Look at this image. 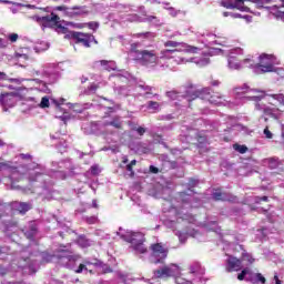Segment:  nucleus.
I'll use <instances>...</instances> for the list:
<instances>
[{"mask_svg": "<svg viewBox=\"0 0 284 284\" xmlns=\"http://www.w3.org/2000/svg\"><path fill=\"white\" fill-rule=\"evenodd\" d=\"M50 261H52V256H48V258H45V257L43 258L44 263H50Z\"/></svg>", "mask_w": 284, "mask_h": 284, "instance_id": "53", "label": "nucleus"}, {"mask_svg": "<svg viewBox=\"0 0 284 284\" xmlns=\"http://www.w3.org/2000/svg\"><path fill=\"white\" fill-rule=\"evenodd\" d=\"M17 210L20 214H26L27 212H30V210H32V204L28 202H19L17 205Z\"/></svg>", "mask_w": 284, "mask_h": 284, "instance_id": "13", "label": "nucleus"}, {"mask_svg": "<svg viewBox=\"0 0 284 284\" xmlns=\"http://www.w3.org/2000/svg\"><path fill=\"white\" fill-rule=\"evenodd\" d=\"M91 172L92 174H97L99 172V166L98 165L91 166Z\"/></svg>", "mask_w": 284, "mask_h": 284, "instance_id": "48", "label": "nucleus"}, {"mask_svg": "<svg viewBox=\"0 0 284 284\" xmlns=\"http://www.w3.org/2000/svg\"><path fill=\"white\" fill-rule=\"evenodd\" d=\"M173 52H176V49H165L162 54H173Z\"/></svg>", "mask_w": 284, "mask_h": 284, "instance_id": "47", "label": "nucleus"}, {"mask_svg": "<svg viewBox=\"0 0 284 284\" xmlns=\"http://www.w3.org/2000/svg\"><path fill=\"white\" fill-rule=\"evenodd\" d=\"M235 94H240V97H243V94H247L248 92H252L250 88L247 87H237L234 89Z\"/></svg>", "mask_w": 284, "mask_h": 284, "instance_id": "16", "label": "nucleus"}, {"mask_svg": "<svg viewBox=\"0 0 284 284\" xmlns=\"http://www.w3.org/2000/svg\"><path fill=\"white\" fill-rule=\"evenodd\" d=\"M98 88H99V84L92 83V84L89 87V90H90V92H97Z\"/></svg>", "mask_w": 284, "mask_h": 284, "instance_id": "45", "label": "nucleus"}, {"mask_svg": "<svg viewBox=\"0 0 284 284\" xmlns=\"http://www.w3.org/2000/svg\"><path fill=\"white\" fill-rule=\"evenodd\" d=\"M139 61L142 65H154L156 61H159V57L156 55L155 50H142L140 52Z\"/></svg>", "mask_w": 284, "mask_h": 284, "instance_id": "6", "label": "nucleus"}, {"mask_svg": "<svg viewBox=\"0 0 284 284\" xmlns=\"http://www.w3.org/2000/svg\"><path fill=\"white\" fill-rule=\"evenodd\" d=\"M37 21L40 23V26H42V28H51V30H55V32H61V34L67 36L69 32H71L70 29L62 26L61 18L54 12L40 17L37 19Z\"/></svg>", "mask_w": 284, "mask_h": 284, "instance_id": "2", "label": "nucleus"}, {"mask_svg": "<svg viewBox=\"0 0 284 284\" xmlns=\"http://www.w3.org/2000/svg\"><path fill=\"white\" fill-rule=\"evenodd\" d=\"M0 3H10L8 0H0Z\"/></svg>", "mask_w": 284, "mask_h": 284, "instance_id": "59", "label": "nucleus"}, {"mask_svg": "<svg viewBox=\"0 0 284 284\" xmlns=\"http://www.w3.org/2000/svg\"><path fill=\"white\" fill-rule=\"evenodd\" d=\"M75 14H88V11L81 10V11H79V12H75Z\"/></svg>", "mask_w": 284, "mask_h": 284, "instance_id": "54", "label": "nucleus"}, {"mask_svg": "<svg viewBox=\"0 0 284 284\" xmlns=\"http://www.w3.org/2000/svg\"><path fill=\"white\" fill-rule=\"evenodd\" d=\"M88 28L90 30H97V28H99V23H97V22H89L88 23Z\"/></svg>", "mask_w": 284, "mask_h": 284, "instance_id": "43", "label": "nucleus"}, {"mask_svg": "<svg viewBox=\"0 0 284 284\" xmlns=\"http://www.w3.org/2000/svg\"><path fill=\"white\" fill-rule=\"evenodd\" d=\"M0 254H10V246L0 245Z\"/></svg>", "mask_w": 284, "mask_h": 284, "instance_id": "37", "label": "nucleus"}, {"mask_svg": "<svg viewBox=\"0 0 284 284\" xmlns=\"http://www.w3.org/2000/svg\"><path fill=\"white\" fill-rule=\"evenodd\" d=\"M128 156H124L123 160H122V163L125 165L128 163Z\"/></svg>", "mask_w": 284, "mask_h": 284, "instance_id": "56", "label": "nucleus"}, {"mask_svg": "<svg viewBox=\"0 0 284 284\" xmlns=\"http://www.w3.org/2000/svg\"><path fill=\"white\" fill-rule=\"evenodd\" d=\"M276 19H281L284 22V10H278L275 13Z\"/></svg>", "mask_w": 284, "mask_h": 284, "instance_id": "40", "label": "nucleus"}, {"mask_svg": "<svg viewBox=\"0 0 284 284\" xmlns=\"http://www.w3.org/2000/svg\"><path fill=\"white\" fill-rule=\"evenodd\" d=\"M229 68H231V70H241V63L239 62V58L234 55H230Z\"/></svg>", "mask_w": 284, "mask_h": 284, "instance_id": "14", "label": "nucleus"}, {"mask_svg": "<svg viewBox=\"0 0 284 284\" xmlns=\"http://www.w3.org/2000/svg\"><path fill=\"white\" fill-rule=\"evenodd\" d=\"M243 268V261L234 256L226 260V272H241Z\"/></svg>", "mask_w": 284, "mask_h": 284, "instance_id": "9", "label": "nucleus"}, {"mask_svg": "<svg viewBox=\"0 0 284 284\" xmlns=\"http://www.w3.org/2000/svg\"><path fill=\"white\" fill-rule=\"evenodd\" d=\"M130 51L133 53V54H138V58L141 57V50H139V42H134L131 44V49Z\"/></svg>", "mask_w": 284, "mask_h": 284, "instance_id": "23", "label": "nucleus"}, {"mask_svg": "<svg viewBox=\"0 0 284 284\" xmlns=\"http://www.w3.org/2000/svg\"><path fill=\"white\" fill-rule=\"evenodd\" d=\"M2 170H12V162L11 161L0 162V172Z\"/></svg>", "mask_w": 284, "mask_h": 284, "instance_id": "26", "label": "nucleus"}, {"mask_svg": "<svg viewBox=\"0 0 284 284\" xmlns=\"http://www.w3.org/2000/svg\"><path fill=\"white\" fill-rule=\"evenodd\" d=\"M149 170H150V172H151L152 174H159V168H156V166H154V165H151V166L149 168Z\"/></svg>", "mask_w": 284, "mask_h": 284, "instance_id": "44", "label": "nucleus"}, {"mask_svg": "<svg viewBox=\"0 0 284 284\" xmlns=\"http://www.w3.org/2000/svg\"><path fill=\"white\" fill-rule=\"evenodd\" d=\"M267 280H265V276H263V274L257 273L255 274V280L251 278V283H262L265 284Z\"/></svg>", "mask_w": 284, "mask_h": 284, "instance_id": "19", "label": "nucleus"}, {"mask_svg": "<svg viewBox=\"0 0 284 284\" xmlns=\"http://www.w3.org/2000/svg\"><path fill=\"white\" fill-rule=\"evenodd\" d=\"M129 165H131V166L134 168V165H136V160H132V161L129 163Z\"/></svg>", "mask_w": 284, "mask_h": 284, "instance_id": "55", "label": "nucleus"}, {"mask_svg": "<svg viewBox=\"0 0 284 284\" xmlns=\"http://www.w3.org/2000/svg\"><path fill=\"white\" fill-rule=\"evenodd\" d=\"M242 261H247V263H250V265H252L254 263V261H256L254 257H252V255L250 253H246L245 251L242 253Z\"/></svg>", "mask_w": 284, "mask_h": 284, "instance_id": "22", "label": "nucleus"}, {"mask_svg": "<svg viewBox=\"0 0 284 284\" xmlns=\"http://www.w3.org/2000/svg\"><path fill=\"white\" fill-rule=\"evenodd\" d=\"M112 128H115V130H122L123 129V122H121L119 116H115L112 121L109 123Z\"/></svg>", "mask_w": 284, "mask_h": 284, "instance_id": "15", "label": "nucleus"}, {"mask_svg": "<svg viewBox=\"0 0 284 284\" xmlns=\"http://www.w3.org/2000/svg\"><path fill=\"white\" fill-rule=\"evenodd\" d=\"M212 85H219V81H213Z\"/></svg>", "mask_w": 284, "mask_h": 284, "instance_id": "60", "label": "nucleus"}, {"mask_svg": "<svg viewBox=\"0 0 284 284\" xmlns=\"http://www.w3.org/2000/svg\"><path fill=\"white\" fill-rule=\"evenodd\" d=\"M110 125V122H104V128H108Z\"/></svg>", "mask_w": 284, "mask_h": 284, "instance_id": "62", "label": "nucleus"}, {"mask_svg": "<svg viewBox=\"0 0 284 284\" xmlns=\"http://www.w3.org/2000/svg\"><path fill=\"white\" fill-rule=\"evenodd\" d=\"M185 194H186L185 192H181L180 196H185Z\"/></svg>", "mask_w": 284, "mask_h": 284, "instance_id": "64", "label": "nucleus"}, {"mask_svg": "<svg viewBox=\"0 0 284 284\" xmlns=\"http://www.w3.org/2000/svg\"><path fill=\"white\" fill-rule=\"evenodd\" d=\"M8 41H10V43H17V41H19V34L18 33H10L7 36Z\"/></svg>", "mask_w": 284, "mask_h": 284, "instance_id": "32", "label": "nucleus"}, {"mask_svg": "<svg viewBox=\"0 0 284 284\" xmlns=\"http://www.w3.org/2000/svg\"><path fill=\"white\" fill-rule=\"evenodd\" d=\"M264 134H265V136H266L267 139H272V138L274 136V134H272V133L270 132V126H266V128L264 129Z\"/></svg>", "mask_w": 284, "mask_h": 284, "instance_id": "41", "label": "nucleus"}, {"mask_svg": "<svg viewBox=\"0 0 284 284\" xmlns=\"http://www.w3.org/2000/svg\"><path fill=\"white\" fill-rule=\"evenodd\" d=\"M55 10H59L60 12H63V10H65V7L64 6H59V7H55Z\"/></svg>", "mask_w": 284, "mask_h": 284, "instance_id": "51", "label": "nucleus"}, {"mask_svg": "<svg viewBox=\"0 0 284 284\" xmlns=\"http://www.w3.org/2000/svg\"><path fill=\"white\" fill-rule=\"evenodd\" d=\"M75 28H78L79 30H82V28H84L83 24H77Z\"/></svg>", "mask_w": 284, "mask_h": 284, "instance_id": "58", "label": "nucleus"}, {"mask_svg": "<svg viewBox=\"0 0 284 284\" xmlns=\"http://www.w3.org/2000/svg\"><path fill=\"white\" fill-rule=\"evenodd\" d=\"M99 63H100V65L108 67V63H110V61H108V60H100Z\"/></svg>", "mask_w": 284, "mask_h": 284, "instance_id": "50", "label": "nucleus"}, {"mask_svg": "<svg viewBox=\"0 0 284 284\" xmlns=\"http://www.w3.org/2000/svg\"><path fill=\"white\" fill-rule=\"evenodd\" d=\"M64 39L73 41V43H75L77 45H82L83 48H92V43L99 45V41L97 40L94 34L88 32L71 31L67 36H64Z\"/></svg>", "mask_w": 284, "mask_h": 284, "instance_id": "3", "label": "nucleus"}, {"mask_svg": "<svg viewBox=\"0 0 284 284\" xmlns=\"http://www.w3.org/2000/svg\"><path fill=\"white\" fill-rule=\"evenodd\" d=\"M244 1H251V3H255L257 8H263L264 6H267V3H272V0H244Z\"/></svg>", "mask_w": 284, "mask_h": 284, "instance_id": "18", "label": "nucleus"}, {"mask_svg": "<svg viewBox=\"0 0 284 284\" xmlns=\"http://www.w3.org/2000/svg\"><path fill=\"white\" fill-rule=\"evenodd\" d=\"M42 175H43V173H41V172H36L33 174H29L30 183H34V182L39 181L40 176H42Z\"/></svg>", "mask_w": 284, "mask_h": 284, "instance_id": "24", "label": "nucleus"}, {"mask_svg": "<svg viewBox=\"0 0 284 284\" xmlns=\"http://www.w3.org/2000/svg\"><path fill=\"white\" fill-rule=\"evenodd\" d=\"M126 243H131L132 247H135L140 245V243H143V236L141 233H133L124 239Z\"/></svg>", "mask_w": 284, "mask_h": 284, "instance_id": "12", "label": "nucleus"}, {"mask_svg": "<svg viewBox=\"0 0 284 284\" xmlns=\"http://www.w3.org/2000/svg\"><path fill=\"white\" fill-rule=\"evenodd\" d=\"M0 103L3 108H14L17 105V93L0 91Z\"/></svg>", "mask_w": 284, "mask_h": 284, "instance_id": "7", "label": "nucleus"}, {"mask_svg": "<svg viewBox=\"0 0 284 284\" xmlns=\"http://www.w3.org/2000/svg\"><path fill=\"white\" fill-rule=\"evenodd\" d=\"M180 43L176 41L169 40L164 43L165 48H179Z\"/></svg>", "mask_w": 284, "mask_h": 284, "instance_id": "34", "label": "nucleus"}, {"mask_svg": "<svg viewBox=\"0 0 284 284\" xmlns=\"http://www.w3.org/2000/svg\"><path fill=\"white\" fill-rule=\"evenodd\" d=\"M233 150H235V152H239L240 154H245L247 152V146L235 143L233 144Z\"/></svg>", "mask_w": 284, "mask_h": 284, "instance_id": "17", "label": "nucleus"}, {"mask_svg": "<svg viewBox=\"0 0 284 284\" xmlns=\"http://www.w3.org/2000/svg\"><path fill=\"white\" fill-rule=\"evenodd\" d=\"M185 52H189V54H199V52H201V48L194 47V45H187L185 48Z\"/></svg>", "mask_w": 284, "mask_h": 284, "instance_id": "21", "label": "nucleus"}, {"mask_svg": "<svg viewBox=\"0 0 284 284\" xmlns=\"http://www.w3.org/2000/svg\"><path fill=\"white\" fill-rule=\"evenodd\" d=\"M251 99H252L253 101L258 102V101H261V99H263V95H253V97H251Z\"/></svg>", "mask_w": 284, "mask_h": 284, "instance_id": "49", "label": "nucleus"}, {"mask_svg": "<svg viewBox=\"0 0 284 284\" xmlns=\"http://www.w3.org/2000/svg\"><path fill=\"white\" fill-rule=\"evenodd\" d=\"M190 185L195 186L196 185V181L195 180H191L190 181Z\"/></svg>", "mask_w": 284, "mask_h": 284, "instance_id": "57", "label": "nucleus"}, {"mask_svg": "<svg viewBox=\"0 0 284 284\" xmlns=\"http://www.w3.org/2000/svg\"><path fill=\"white\" fill-rule=\"evenodd\" d=\"M134 166H132L131 164L126 165V171L130 172V176L131 179L134 178Z\"/></svg>", "mask_w": 284, "mask_h": 284, "instance_id": "42", "label": "nucleus"}, {"mask_svg": "<svg viewBox=\"0 0 284 284\" xmlns=\"http://www.w3.org/2000/svg\"><path fill=\"white\" fill-rule=\"evenodd\" d=\"M39 105L42 109L50 108V99L48 97H43Z\"/></svg>", "mask_w": 284, "mask_h": 284, "instance_id": "29", "label": "nucleus"}, {"mask_svg": "<svg viewBox=\"0 0 284 284\" xmlns=\"http://www.w3.org/2000/svg\"><path fill=\"white\" fill-rule=\"evenodd\" d=\"M179 239H180V241H183V234H179Z\"/></svg>", "mask_w": 284, "mask_h": 284, "instance_id": "61", "label": "nucleus"}, {"mask_svg": "<svg viewBox=\"0 0 284 284\" xmlns=\"http://www.w3.org/2000/svg\"><path fill=\"white\" fill-rule=\"evenodd\" d=\"M270 98L273 99L274 101H278L280 105H284V94L283 93L271 94Z\"/></svg>", "mask_w": 284, "mask_h": 284, "instance_id": "20", "label": "nucleus"}, {"mask_svg": "<svg viewBox=\"0 0 284 284\" xmlns=\"http://www.w3.org/2000/svg\"><path fill=\"white\" fill-rule=\"evenodd\" d=\"M274 280H275V284H282V283H281V280L278 278V275H275V276H274Z\"/></svg>", "mask_w": 284, "mask_h": 284, "instance_id": "52", "label": "nucleus"}, {"mask_svg": "<svg viewBox=\"0 0 284 284\" xmlns=\"http://www.w3.org/2000/svg\"><path fill=\"white\" fill-rule=\"evenodd\" d=\"M234 1L235 2L232 3L225 0H222L220 2V6H222V8H226V10H240L241 12H250V9L243 6L245 3V0H234Z\"/></svg>", "mask_w": 284, "mask_h": 284, "instance_id": "8", "label": "nucleus"}, {"mask_svg": "<svg viewBox=\"0 0 284 284\" xmlns=\"http://www.w3.org/2000/svg\"><path fill=\"white\" fill-rule=\"evenodd\" d=\"M131 130L133 132H138L139 136H143V134H145V132H146L145 128H143V126L136 128V125H132Z\"/></svg>", "mask_w": 284, "mask_h": 284, "instance_id": "25", "label": "nucleus"}, {"mask_svg": "<svg viewBox=\"0 0 284 284\" xmlns=\"http://www.w3.org/2000/svg\"><path fill=\"white\" fill-rule=\"evenodd\" d=\"M184 88L185 97L189 101V108H192V101H196V99L209 101V103H212L213 105H219V103H221V95L212 94V89L210 88L199 89L192 82H187Z\"/></svg>", "mask_w": 284, "mask_h": 284, "instance_id": "1", "label": "nucleus"}, {"mask_svg": "<svg viewBox=\"0 0 284 284\" xmlns=\"http://www.w3.org/2000/svg\"><path fill=\"white\" fill-rule=\"evenodd\" d=\"M153 274L155 278H170L172 276V268L163 266L162 268L155 270Z\"/></svg>", "mask_w": 284, "mask_h": 284, "instance_id": "11", "label": "nucleus"}, {"mask_svg": "<svg viewBox=\"0 0 284 284\" xmlns=\"http://www.w3.org/2000/svg\"><path fill=\"white\" fill-rule=\"evenodd\" d=\"M9 284H21V282H10Z\"/></svg>", "mask_w": 284, "mask_h": 284, "instance_id": "63", "label": "nucleus"}, {"mask_svg": "<svg viewBox=\"0 0 284 284\" xmlns=\"http://www.w3.org/2000/svg\"><path fill=\"white\" fill-rule=\"evenodd\" d=\"M261 201L268 202L270 199L266 195H264L262 197H256V203H261Z\"/></svg>", "mask_w": 284, "mask_h": 284, "instance_id": "46", "label": "nucleus"}, {"mask_svg": "<svg viewBox=\"0 0 284 284\" xmlns=\"http://www.w3.org/2000/svg\"><path fill=\"white\" fill-rule=\"evenodd\" d=\"M150 250L152 258H155V261H153L154 265L163 263L165 258H168V254L170 253V250H168V247H165V245H163L162 243L151 244Z\"/></svg>", "mask_w": 284, "mask_h": 284, "instance_id": "4", "label": "nucleus"}, {"mask_svg": "<svg viewBox=\"0 0 284 284\" xmlns=\"http://www.w3.org/2000/svg\"><path fill=\"white\" fill-rule=\"evenodd\" d=\"M67 258L71 263H77V261H79V258H81V255H69V256H67Z\"/></svg>", "mask_w": 284, "mask_h": 284, "instance_id": "39", "label": "nucleus"}, {"mask_svg": "<svg viewBox=\"0 0 284 284\" xmlns=\"http://www.w3.org/2000/svg\"><path fill=\"white\" fill-rule=\"evenodd\" d=\"M274 112H278V108H273V109L265 108L264 109V114H267L268 116H272V114H274Z\"/></svg>", "mask_w": 284, "mask_h": 284, "instance_id": "35", "label": "nucleus"}, {"mask_svg": "<svg viewBox=\"0 0 284 284\" xmlns=\"http://www.w3.org/2000/svg\"><path fill=\"white\" fill-rule=\"evenodd\" d=\"M247 274H250V268L246 267L242 270V272L237 274V281H245V276H247Z\"/></svg>", "mask_w": 284, "mask_h": 284, "instance_id": "27", "label": "nucleus"}, {"mask_svg": "<svg viewBox=\"0 0 284 284\" xmlns=\"http://www.w3.org/2000/svg\"><path fill=\"white\" fill-rule=\"evenodd\" d=\"M83 271L88 272V266L85 264H80L75 270V274H82Z\"/></svg>", "mask_w": 284, "mask_h": 284, "instance_id": "36", "label": "nucleus"}, {"mask_svg": "<svg viewBox=\"0 0 284 284\" xmlns=\"http://www.w3.org/2000/svg\"><path fill=\"white\" fill-rule=\"evenodd\" d=\"M276 63V55L262 53L260 55V62L256 68L261 69L262 72H274V64Z\"/></svg>", "mask_w": 284, "mask_h": 284, "instance_id": "5", "label": "nucleus"}, {"mask_svg": "<svg viewBox=\"0 0 284 284\" xmlns=\"http://www.w3.org/2000/svg\"><path fill=\"white\" fill-rule=\"evenodd\" d=\"M213 199L214 201H229V203H236L237 197L236 195H232L226 192H222L221 189H216L213 192Z\"/></svg>", "mask_w": 284, "mask_h": 284, "instance_id": "10", "label": "nucleus"}, {"mask_svg": "<svg viewBox=\"0 0 284 284\" xmlns=\"http://www.w3.org/2000/svg\"><path fill=\"white\" fill-rule=\"evenodd\" d=\"M244 68H254V60L252 58H246L242 61Z\"/></svg>", "mask_w": 284, "mask_h": 284, "instance_id": "31", "label": "nucleus"}, {"mask_svg": "<svg viewBox=\"0 0 284 284\" xmlns=\"http://www.w3.org/2000/svg\"><path fill=\"white\" fill-rule=\"evenodd\" d=\"M133 250H135V252H140V254H145V252H148V248L145 245H143V242L133 247Z\"/></svg>", "mask_w": 284, "mask_h": 284, "instance_id": "30", "label": "nucleus"}, {"mask_svg": "<svg viewBox=\"0 0 284 284\" xmlns=\"http://www.w3.org/2000/svg\"><path fill=\"white\" fill-rule=\"evenodd\" d=\"M150 37H154V33L150 31L136 33L138 39H150Z\"/></svg>", "mask_w": 284, "mask_h": 284, "instance_id": "28", "label": "nucleus"}, {"mask_svg": "<svg viewBox=\"0 0 284 284\" xmlns=\"http://www.w3.org/2000/svg\"><path fill=\"white\" fill-rule=\"evenodd\" d=\"M20 159H22V161H32V155L30 153H21Z\"/></svg>", "mask_w": 284, "mask_h": 284, "instance_id": "38", "label": "nucleus"}, {"mask_svg": "<svg viewBox=\"0 0 284 284\" xmlns=\"http://www.w3.org/2000/svg\"><path fill=\"white\" fill-rule=\"evenodd\" d=\"M160 104L155 101H149L148 102V110H159Z\"/></svg>", "mask_w": 284, "mask_h": 284, "instance_id": "33", "label": "nucleus"}]
</instances>
